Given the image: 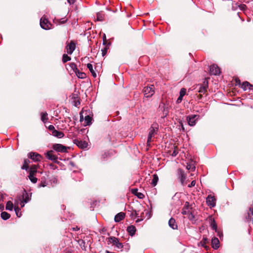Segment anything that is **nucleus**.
I'll use <instances>...</instances> for the list:
<instances>
[{
	"label": "nucleus",
	"mask_w": 253,
	"mask_h": 253,
	"mask_svg": "<svg viewBox=\"0 0 253 253\" xmlns=\"http://www.w3.org/2000/svg\"><path fill=\"white\" fill-rule=\"evenodd\" d=\"M196 184V181L195 180H193L190 184H189L188 185V187H194Z\"/></svg>",
	"instance_id": "51"
},
{
	"label": "nucleus",
	"mask_w": 253,
	"mask_h": 253,
	"mask_svg": "<svg viewBox=\"0 0 253 253\" xmlns=\"http://www.w3.org/2000/svg\"><path fill=\"white\" fill-rule=\"evenodd\" d=\"M211 246L215 250L217 249L219 247V241L218 238L214 237L211 240Z\"/></svg>",
	"instance_id": "18"
},
{
	"label": "nucleus",
	"mask_w": 253,
	"mask_h": 253,
	"mask_svg": "<svg viewBox=\"0 0 253 253\" xmlns=\"http://www.w3.org/2000/svg\"><path fill=\"white\" fill-rule=\"evenodd\" d=\"M45 157L53 161V162H56L57 160V157L53 154V151L52 150L48 151H47L45 154Z\"/></svg>",
	"instance_id": "13"
},
{
	"label": "nucleus",
	"mask_w": 253,
	"mask_h": 253,
	"mask_svg": "<svg viewBox=\"0 0 253 253\" xmlns=\"http://www.w3.org/2000/svg\"><path fill=\"white\" fill-rule=\"evenodd\" d=\"M35 175L29 174L28 175V177L30 181L33 183H36L37 182V178L35 176Z\"/></svg>",
	"instance_id": "38"
},
{
	"label": "nucleus",
	"mask_w": 253,
	"mask_h": 253,
	"mask_svg": "<svg viewBox=\"0 0 253 253\" xmlns=\"http://www.w3.org/2000/svg\"><path fill=\"white\" fill-rule=\"evenodd\" d=\"M199 118V116L197 115H189L186 118L188 124L190 126H195L197 121Z\"/></svg>",
	"instance_id": "5"
},
{
	"label": "nucleus",
	"mask_w": 253,
	"mask_h": 253,
	"mask_svg": "<svg viewBox=\"0 0 253 253\" xmlns=\"http://www.w3.org/2000/svg\"><path fill=\"white\" fill-rule=\"evenodd\" d=\"M14 210H15V211L17 216L19 217L20 215H18V213H19V211L20 210V209L18 207H15Z\"/></svg>",
	"instance_id": "53"
},
{
	"label": "nucleus",
	"mask_w": 253,
	"mask_h": 253,
	"mask_svg": "<svg viewBox=\"0 0 253 253\" xmlns=\"http://www.w3.org/2000/svg\"><path fill=\"white\" fill-rule=\"evenodd\" d=\"M92 117L87 115L84 117L85 126H89L91 124Z\"/></svg>",
	"instance_id": "30"
},
{
	"label": "nucleus",
	"mask_w": 253,
	"mask_h": 253,
	"mask_svg": "<svg viewBox=\"0 0 253 253\" xmlns=\"http://www.w3.org/2000/svg\"><path fill=\"white\" fill-rule=\"evenodd\" d=\"M68 2L71 4H73L75 2V0H67Z\"/></svg>",
	"instance_id": "58"
},
{
	"label": "nucleus",
	"mask_w": 253,
	"mask_h": 253,
	"mask_svg": "<svg viewBox=\"0 0 253 253\" xmlns=\"http://www.w3.org/2000/svg\"><path fill=\"white\" fill-rule=\"evenodd\" d=\"M28 157L34 162H39L42 158V157L40 154L33 152H30L28 155Z\"/></svg>",
	"instance_id": "9"
},
{
	"label": "nucleus",
	"mask_w": 253,
	"mask_h": 253,
	"mask_svg": "<svg viewBox=\"0 0 253 253\" xmlns=\"http://www.w3.org/2000/svg\"><path fill=\"white\" fill-rule=\"evenodd\" d=\"M178 153V149L177 147L174 146V150H173L172 153L171 154V155L172 157H175L177 155Z\"/></svg>",
	"instance_id": "42"
},
{
	"label": "nucleus",
	"mask_w": 253,
	"mask_h": 253,
	"mask_svg": "<svg viewBox=\"0 0 253 253\" xmlns=\"http://www.w3.org/2000/svg\"><path fill=\"white\" fill-rule=\"evenodd\" d=\"M48 129L51 131V132L52 133V132L55 130V128H54V126H53V125H49L48 127Z\"/></svg>",
	"instance_id": "50"
},
{
	"label": "nucleus",
	"mask_w": 253,
	"mask_h": 253,
	"mask_svg": "<svg viewBox=\"0 0 253 253\" xmlns=\"http://www.w3.org/2000/svg\"><path fill=\"white\" fill-rule=\"evenodd\" d=\"M125 213L123 212H120L117 214L114 218V220L116 222H119L124 219Z\"/></svg>",
	"instance_id": "16"
},
{
	"label": "nucleus",
	"mask_w": 253,
	"mask_h": 253,
	"mask_svg": "<svg viewBox=\"0 0 253 253\" xmlns=\"http://www.w3.org/2000/svg\"><path fill=\"white\" fill-rule=\"evenodd\" d=\"M208 242V239L206 237H203L202 240L198 244V246L199 247L202 246L204 248H205L207 250H208L209 247L206 245L207 243Z\"/></svg>",
	"instance_id": "19"
},
{
	"label": "nucleus",
	"mask_w": 253,
	"mask_h": 253,
	"mask_svg": "<svg viewBox=\"0 0 253 253\" xmlns=\"http://www.w3.org/2000/svg\"><path fill=\"white\" fill-rule=\"evenodd\" d=\"M40 26L44 30H49L53 28L52 25L44 16H42L40 19Z\"/></svg>",
	"instance_id": "2"
},
{
	"label": "nucleus",
	"mask_w": 253,
	"mask_h": 253,
	"mask_svg": "<svg viewBox=\"0 0 253 253\" xmlns=\"http://www.w3.org/2000/svg\"><path fill=\"white\" fill-rule=\"evenodd\" d=\"M52 148L54 151L57 152L66 153L68 152L67 149L69 147L61 144L56 143L53 145Z\"/></svg>",
	"instance_id": "6"
},
{
	"label": "nucleus",
	"mask_w": 253,
	"mask_h": 253,
	"mask_svg": "<svg viewBox=\"0 0 253 253\" xmlns=\"http://www.w3.org/2000/svg\"><path fill=\"white\" fill-rule=\"evenodd\" d=\"M75 73L76 74V76L80 79H83L86 78V74L84 72H80L79 70L76 71Z\"/></svg>",
	"instance_id": "31"
},
{
	"label": "nucleus",
	"mask_w": 253,
	"mask_h": 253,
	"mask_svg": "<svg viewBox=\"0 0 253 253\" xmlns=\"http://www.w3.org/2000/svg\"><path fill=\"white\" fill-rule=\"evenodd\" d=\"M74 144H76L79 148L82 149L86 148L88 144L84 141H82L79 139H75L74 140Z\"/></svg>",
	"instance_id": "12"
},
{
	"label": "nucleus",
	"mask_w": 253,
	"mask_h": 253,
	"mask_svg": "<svg viewBox=\"0 0 253 253\" xmlns=\"http://www.w3.org/2000/svg\"><path fill=\"white\" fill-rule=\"evenodd\" d=\"M186 168L188 170H189L191 171H194L195 170V166L193 164L191 163H187Z\"/></svg>",
	"instance_id": "36"
},
{
	"label": "nucleus",
	"mask_w": 253,
	"mask_h": 253,
	"mask_svg": "<svg viewBox=\"0 0 253 253\" xmlns=\"http://www.w3.org/2000/svg\"><path fill=\"white\" fill-rule=\"evenodd\" d=\"M209 221H210V226H211V228L212 230H214L215 232H217V224H216V223L213 217H212L211 216L210 217Z\"/></svg>",
	"instance_id": "15"
},
{
	"label": "nucleus",
	"mask_w": 253,
	"mask_h": 253,
	"mask_svg": "<svg viewBox=\"0 0 253 253\" xmlns=\"http://www.w3.org/2000/svg\"><path fill=\"white\" fill-rule=\"evenodd\" d=\"M169 225L173 229H176L177 228V225L176 223L175 220L171 217L169 221Z\"/></svg>",
	"instance_id": "22"
},
{
	"label": "nucleus",
	"mask_w": 253,
	"mask_h": 253,
	"mask_svg": "<svg viewBox=\"0 0 253 253\" xmlns=\"http://www.w3.org/2000/svg\"><path fill=\"white\" fill-rule=\"evenodd\" d=\"M103 39H105V40H104V44H105V40H106V36H105V35L104 36Z\"/></svg>",
	"instance_id": "61"
},
{
	"label": "nucleus",
	"mask_w": 253,
	"mask_h": 253,
	"mask_svg": "<svg viewBox=\"0 0 253 253\" xmlns=\"http://www.w3.org/2000/svg\"><path fill=\"white\" fill-rule=\"evenodd\" d=\"M13 208V205L12 202L10 201H8L6 204L5 209L6 210L12 211Z\"/></svg>",
	"instance_id": "34"
},
{
	"label": "nucleus",
	"mask_w": 253,
	"mask_h": 253,
	"mask_svg": "<svg viewBox=\"0 0 253 253\" xmlns=\"http://www.w3.org/2000/svg\"><path fill=\"white\" fill-rule=\"evenodd\" d=\"M154 86L151 85L150 86L143 87V96L146 98L151 97L154 94Z\"/></svg>",
	"instance_id": "4"
},
{
	"label": "nucleus",
	"mask_w": 253,
	"mask_h": 253,
	"mask_svg": "<svg viewBox=\"0 0 253 253\" xmlns=\"http://www.w3.org/2000/svg\"><path fill=\"white\" fill-rule=\"evenodd\" d=\"M245 218L247 222L253 221L251 213H250V208L249 209V211L245 214Z\"/></svg>",
	"instance_id": "29"
},
{
	"label": "nucleus",
	"mask_w": 253,
	"mask_h": 253,
	"mask_svg": "<svg viewBox=\"0 0 253 253\" xmlns=\"http://www.w3.org/2000/svg\"><path fill=\"white\" fill-rule=\"evenodd\" d=\"M87 68L90 71V73H91L92 76L94 78H96V73L95 72L94 70L93 69L92 65L91 64H90V63H88L87 64Z\"/></svg>",
	"instance_id": "27"
},
{
	"label": "nucleus",
	"mask_w": 253,
	"mask_h": 253,
	"mask_svg": "<svg viewBox=\"0 0 253 253\" xmlns=\"http://www.w3.org/2000/svg\"><path fill=\"white\" fill-rule=\"evenodd\" d=\"M241 87L243 88L244 90L249 89V90L253 89V86L251 84H250L248 82H244L241 84Z\"/></svg>",
	"instance_id": "17"
},
{
	"label": "nucleus",
	"mask_w": 253,
	"mask_h": 253,
	"mask_svg": "<svg viewBox=\"0 0 253 253\" xmlns=\"http://www.w3.org/2000/svg\"><path fill=\"white\" fill-rule=\"evenodd\" d=\"M38 167V166L36 165H32L28 169L29 174L35 175V174L37 172Z\"/></svg>",
	"instance_id": "23"
},
{
	"label": "nucleus",
	"mask_w": 253,
	"mask_h": 253,
	"mask_svg": "<svg viewBox=\"0 0 253 253\" xmlns=\"http://www.w3.org/2000/svg\"><path fill=\"white\" fill-rule=\"evenodd\" d=\"M182 99H183V97L179 95L176 100V103H180L182 101Z\"/></svg>",
	"instance_id": "55"
},
{
	"label": "nucleus",
	"mask_w": 253,
	"mask_h": 253,
	"mask_svg": "<svg viewBox=\"0 0 253 253\" xmlns=\"http://www.w3.org/2000/svg\"><path fill=\"white\" fill-rule=\"evenodd\" d=\"M76 48V44L74 42L71 41L70 43L66 45V48L68 54H72Z\"/></svg>",
	"instance_id": "11"
},
{
	"label": "nucleus",
	"mask_w": 253,
	"mask_h": 253,
	"mask_svg": "<svg viewBox=\"0 0 253 253\" xmlns=\"http://www.w3.org/2000/svg\"><path fill=\"white\" fill-rule=\"evenodd\" d=\"M151 215H152V211H147V212H146V217L147 218V219H149V218H150V217H151Z\"/></svg>",
	"instance_id": "44"
},
{
	"label": "nucleus",
	"mask_w": 253,
	"mask_h": 253,
	"mask_svg": "<svg viewBox=\"0 0 253 253\" xmlns=\"http://www.w3.org/2000/svg\"><path fill=\"white\" fill-rule=\"evenodd\" d=\"M159 128V125L157 123H153L149 128V132L147 139V146L150 145L152 142V138L157 134Z\"/></svg>",
	"instance_id": "1"
},
{
	"label": "nucleus",
	"mask_w": 253,
	"mask_h": 253,
	"mask_svg": "<svg viewBox=\"0 0 253 253\" xmlns=\"http://www.w3.org/2000/svg\"><path fill=\"white\" fill-rule=\"evenodd\" d=\"M131 191L132 193L134 194L135 195H136L137 194V193H138V192H137L138 190L136 188L132 189L131 190Z\"/></svg>",
	"instance_id": "54"
},
{
	"label": "nucleus",
	"mask_w": 253,
	"mask_h": 253,
	"mask_svg": "<svg viewBox=\"0 0 253 253\" xmlns=\"http://www.w3.org/2000/svg\"><path fill=\"white\" fill-rule=\"evenodd\" d=\"M138 213L136 211H134L132 212L131 216L132 218H135L137 216Z\"/></svg>",
	"instance_id": "47"
},
{
	"label": "nucleus",
	"mask_w": 253,
	"mask_h": 253,
	"mask_svg": "<svg viewBox=\"0 0 253 253\" xmlns=\"http://www.w3.org/2000/svg\"><path fill=\"white\" fill-rule=\"evenodd\" d=\"M24 203H26L29 201V198L28 194L26 193L25 194V197L24 198Z\"/></svg>",
	"instance_id": "48"
},
{
	"label": "nucleus",
	"mask_w": 253,
	"mask_h": 253,
	"mask_svg": "<svg viewBox=\"0 0 253 253\" xmlns=\"http://www.w3.org/2000/svg\"><path fill=\"white\" fill-rule=\"evenodd\" d=\"M180 124H181V126L182 129L184 130V128L183 127V124H182V123L181 122L180 123Z\"/></svg>",
	"instance_id": "60"
},
{
	"label": "nucleus",
	"mask_w": 253,
	"mask_h": 253,
	"mask_svg": "<svg viewBox=\"0 0 253 253\" xmlns=\"http://www.w3.org/2000/svg\"><path fill=\"white\" fill-rule=\"evenodd\" d=\"M78 243L82 250H84V251L86 250V246H85V242L83 240L79 239L78 240Z\"/></svg>",
	"instance_id": "32"
},
{
	"label": "nucleus",
	"mask_w": 253,
	"mask_h": 253,
	"mask_svg": "<svg viewBox=\"0 0 253 253\" xmlns=\"http://www.w3.org/2000/svg\"><path fill=\"white\" fill-rule=\"evenodd\" d=\"M10 217V214H9L8 213L5 212V211H3V212H2L1 213V217L3 219V220H7L8 219L9 217Z\"/></svg>",
	"instance_id": "37"
},
{
	"label": "nucleus",
	"mask_w": 253,
	"mask_h": 253,
	"mask_svg": "<svg viewBox=\"0 0 253 253\" xmlns=\"http://www.w3.org/2000/svg\"><path fill=\"white\" fill-rule=\"evenodd\" d=\"M102 56H105L107 51V48L105 47L101 49Z\"/></svg>",
	"instance_id": "45"
},
{
	"label": "nucleus",
	"mask_w": 253,
	"mask_h": 253,
	"mask_svg": "<svg viewBox=\"0 0 253 253\" xmlns=\"http://www.w3.org/2000/svg\"><path fill=\"white\" fill-rule=\"evenodd\" d=\"M186 92V89L185 88H182L180 90L179 95L183 97L185 95Z\"/></svg>",
	"instance_id": "43"
},
{
	"label": "nucleus",
	"mask_w": 253,
	"mask_h": 253,
	"mask_svg": "<svg viewBox=\"0 0 253 253\" xmlns=\"http://www.w3.org/2000/svg\"><path fill=\"white\" fill-rule=\"evenodd\" d=\"M208 87V82L205 81L203 83V84L200 86L198 92L200 93L198 97L200 99H201L202 97V94H205L207 91V88Z\"/></svg>",
	"instance_id": "7"
},
{
	"label": "nucleus",
	"mask_w": 253,
	"mask_h": 253,
	"mask_svg": "<svg viewBox=\"0 0 253 253\" xmlns=\"http://www.w3.org/2000/svg\"><path fill=\"white\" fill-rule=\"evenodd\" d=\"M108 242L118 249H121L123 247V244L120 242L119 239L115 237H110L108 238Z\"/></svg>",
	"instance_id": "3"
},
{
	"label": "nucleus",
	"mask_w": 253,
	"mask_h": 253,
	"mask_svg": "<svg viewBox=\"0 0 253 253\" xmlns=\"http://www.w3.org/2000/svg\"><path fill=\"white\" fill-rule=\"evenodd\" d=\"M67 21V19H66L65 18H62L60 19L55 18L53 20L54 23L56 24L57 25L64 24V23H66Z\"/></svg>",
	"instance_id": "28"
},
{
	"label": "nucleus",
	"mask_w": 253,
	"mask_h": 253,
	"mask_svg": "<svg viewBox=\"0 0 253 253\" xmlns=\"http://www.w3.org/2000/svg\"><path fill=\"white\" fill-rule=\"evenodd\" d=\"M163 107H164V111H163L164 116H163V117L164 118V117H166L168 115V112L167 110V111L165 110V105H164Z\"/></svg>",
	"instance_id": "52"
},
{
	"label": "nucleus",
	"mask_w": 253,
	"mask_h": 253,
	"mask_svg": "<svg viewBox=\"0 0 253 253\" xmlns=\"http://www.w3.org/2000/svg\"><path fill=\"white\" fill-rule=\"evenodd\" d=\"M23 206H24V204L21 205V207H23Z\"/></svg>",
	"instance_id": "63"
},
{
	"label": "nucleus",
	"mask_w": 253,
	"mask_h": 253,
	"mask_svg": "<svg viewBox=\"0 0 253 253\" xmlns=\"http://www.w3.org/2000/svg\"><path fill=\"white\" fill-rule=\"evenodd\" d=\"M70 66L72 70L75 73L76 71H77L79 69L77 68V65L75 63H71L70 64Z\"/></svg>",
	"instance_id": "40"
},
{
	"label": "nucleus",
	"mask_w": 253,
	"mask_h": 253,
	"mask_svg": "<svg viewBox=\"0 0 253 253\" xmlns=\"http://www.w3.org/2000/svg\"><path fill=\"white\" fill-rule=\"evenodd\" d=\"M72 229L73 231H78L80 229V228L77 226L76 227L73 228Z\"/></svg>",
	"instance_id": "59"
},
{
	"label": "nucleus",
	"mask_w": 253,
	"mask_h": 253,
	"mask_svg": "<svg viewBox=\"0 0 253 253\" xmlns=\"http://www.w3.org/2000/svg\"><path fill=\"white\" fill-rule=\"evenodd\" d=\"M136 196H137V197L139 199H142V193L140 192L137 193Z\"/></svg>",
	"instance_id": "56"
},
{
	"label": "nucleus",
	"mask_w": 253,
	"mask_h": 253,
	"mask_svg": "<svg viewBox=\"0 0 253 253\" xmlns=\"http://www.w3.org/2000/svg\"><path fill=\"white\" fill-rule=\"evenodd\" d=\"M126 231L129 235L132 236L136 232V228L134 225H130L127 227Z\"/></svg>",
	"instance_id": "20"
},
{
	"label": "nucleus",
	"mask_w": 253,
	"mask_h": 253,
	"mask_svg": "<svg viewBox=\"0 0 253 253\" xmlns=\"http://www.w3.org/2000/svg\"><path fill=\"white\" fill-rule=\"evenodd\" d=\"M178 177L182 185H185L187 184L186 181V175L184 173V171L181 169H178Z\"/></svg>",
	"instance_id": "8"
},
{
	"label": "nucleus",
	"mask_w": 253,
	"mask_h": 253,
	"mask_svg": "<svg viewBox=\"0 0 253 253\" xmlns=\"http://www.w3.org/2000/svg\"><path fill=\"white\" fill-rule=\"evenodd\" d=\"M220 73V68L215 64H213L210 67V73L211 75H217Z\"/></svg>",
	"instance_id": "10"
},
{
	"label": "nucleus",
	"mask_w": 253,
	"mask_h": 253,
	"mask_svg": "<svg viewBox=\"0 0 253 253\" xmlns=\"http://www.w3.org/2000/svg\"><path fill=\"white\" fill-rule=\"evenodd\" d=\"M206 202L208 205L211 207H214L215 206V198L211 195L207 197Z\"/></svg>",
	"instance_id": "14"
},
{
	"label": "nucleus",
	"mask_w": 253,
	"mask_h": 253,
	"mask_svg": "<svg viewBox=\"0 0 253 253\" xmlns=\"http://www.w3.org/2000/svg\"><path fill=\"white\" fill-rule=\"evenodd\" d=\"M52 134L53 136L56 137L58 138H61L63 137L64 136V134L63 132H62V131L57 130L56 129L52 132Z\"/></svg>",
	"instance_id": "24"
},
{
	"label": "nucleus",
	"mask_w": 253,
	"mask_h": 253,
	"mask_svg": "<svg viewBox=\"0 0 253 253\" xmlns=\"http://www.w3.org/2000/svg\"><path fill=\"white\" fill-rule=\"evenodd\" d=\"M83 119V116L81 115V117H80V120L81 121H82V120Z\"/></svg>",
	"instance_id": "62"
},
{
	"label": "nucleus",
	"mask_w": 253,
	"mask_h": 253,
	"mask_svg": "<svg viewBox=\"0 0 253 253\" xmlns=\"http://www.w3.org/2000/svg\"><path fill=\"white\" fill-rule=\"evenodd\" d=\"M96 19L98 21H102L103 20V18L102 17V15L100 13H97V17H96Z\"/></svg>",
	"instance_id": "46"
},
{
	"label": "nucleus",
	"mask_w": 253,
	"mask_h": 253,
	"mask_svg": "<svg viewBox=\"0 0 253 253\" xmlns=\"http://www.w3.org/2000/svg\"><path fill=\"white\" fill-rule=\"evenodd\" d=\"M47 113L46 112L42 113L41 114V120L42 122L45 123L48 120Z\"/></svg>",
	"instance_id": "33"
},
{
	"label": "nucleus",
	"mask_w": 253,
	"mask_h": 253,
	"mask_svg": "<svg viewBox=\"0 0 253 253\" xmlns=\"http://www.w3.org/2000/svg\"><path fill=\"white\" fill-rule=\"evenodd\" d=\"M30 163V161L29 159H25L24 161L23 165L21 167L22 169L28 170L29 169V165Z\"/></svg>",
	"instance_id": "25"
},
{
	"label": "nucleus",
	"mask_w": 253,
	"mask_h": 253,
	"mask_svg": "<svg viewBox=\"0 0 253 253\" xmlns=\"http://www.w3.org/2000/svg\"><path fill=\"white\" fill-rule=\"evenodd\" d=\"M46 185H47V182H46L45 178L44 177H42L41 179V182L39 185V187H44L46 186Z\"/></svg>",
	"instance_id": "35"
},
{
	"label": "nucleus",
	"mask_w": 253,
	"mask_h": 253,
	"mask_svg": "<svg viewBox=\"0 0 253 253\" xmlns=\"http://www.w3.org/2000/svg\"><path fill=\"white\" fill-rule=\"evenodd\" d=\"M71 58L67 54H64L62 56V62L65 63L71 60Z\"/></svg>",
	"instance_id": "39"
},
{
	"label": "nucleus",
	"mask_w": 253,
	"mask_h": 253,
	"mask_svg": "<svg viewBox=\"0 0 253 253\" xmlns=\"http://www.w3.org/2000/svg\"><path fill=\"white\" fill-rule=\"evenodd\" d=\"M158 180L159 178L158 175L156 174H154L153 175V178L150 183L153 186H155L157 185Z\"/></svg>",
	"instance_id": "26"
},
{
	"label": "nucleus",
	"mask_w": 253,
	"mask_h": 253,
	"mask_svg": "<svg viewBox=\"0 0 253 253\" xmlns=\"http://www.w3.org/2000/svg\"><path fill=\"white\" fill-rule=\"evenodd\" d=\"M188 218L192 220L194 219V215L192 212V209L190 210V211L189 212V213L187 214Z\"/></svg>",
	"instance_id": "41"
},
{
	"label": "nucleus",
	"mask_w": 253,
	"mask_h": 253,
	"mask_svg": "<svg viewBox=\"0 0 253 253\" xmlns=\"http://www.w3.org/2000/svg\"><path fill=\"white\" fill-rule=\"evenodd\" d=\"M239 6L240 9L242 10H245L247 8V6L244 4H240Z\"/></svg>",
	"instance_id": "49"
},
{
	"label": "nucleus",
	"mask_w": 253,
	"mask_h": 253,
	"mask_svg": "<svg viewBox=\"0 0 253 253\" xmlns=\"http://www.w3.org/2000/svg\"><path fill=\"white\" fill-rule=\"evenodd\" d=\"M190 210H192V208H190L189 203L186 202L185 206L183 207L181 213L183 215H187L190 211Z\"/></svg>",
	"instance_id": "21"
},
{
	"label": "nucleus",
	"mask_w": 253,
	"mask_h": 253,
	"mask_svg": "<svg viewBox=\"0 0 253 253\" xmlns=\"http://www.w3.org/2000/svg\"><path fill=\"white\" fill-rule=\"evenodd\" d=\"M235 82H236V83L237 84H239V85H241V82H240V81L239 79H235Z\"/></svg>",
	"instance_id": "57"
}]
</instances>
